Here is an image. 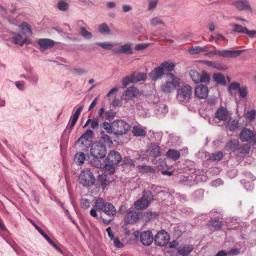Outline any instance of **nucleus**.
I'll return each mask as SVG.
<instances>
[{"mask_svg":"<svg viewBox=\"0 0 256 256\" xmlns=\"http://www.w3.org/2000/svg\"><path fill=\"white\" fill-rule=\"evenodd\" d=\"M19 28H20L22 33L25 37L28 38L32 34L30 24L26 22H22L19 26Z\"/></svg>","mask_w":256,"mask_h":256,"instance_id":"nucleus-27","label":"nucleus"},{"mask_svg":"<svg viewBox=\"0 0 256 256\" xmlns=\"http://www.w3.org/2000/svg\"><path fill=\"white\" fill-rule=\"evenodd\" d=\"M225 123V126L226 129L232 131L235 130L238 127V122L232 117H228Z\"/></svg>","mask_w":256,"mask_h":256,"instance_id":"nucleus-23","label":"nucleus"},{"mask_svg":"<svg viewBox=\"0 0 256 256\" xmlns=\"http://www.w3.org/2000/svg\"><path fill=\"white\" fill-rule=\"evenodd\" d=\"M132 132L134 136H145L146 132L144 128L140 126H133Z\"/></svg>","mask_w":256,"mask_h":256,"instance_id":"nucleus-32","label":"nucleus"},{"mask_svg":"<svg viewBox=\"0 0 256 256\" xmlns=\"http://www.w3.org/2000/svg\"><path fill=\"white\" fill-rule=\"evenodd\" d=\"M116 112L112 110H109L105 112V118L108 120H111L116 116Z\"/></svg>","mask_w":256,"mask_h":256,"instance_id":"nucleus-54","label":"nucleus"},{"mask_svg":"<svg viewBox=\"0 0 256 256\" xmlns=\"http://www.w3.org/2000/svg\"><path fill=\"white\" fill-rule=\"evenodd\" d=\"M149 204L148 201L144 200L142 198L136 200L134 203L136 208L140 210L146 209L148 206Z\"/></svg>","mask_w":256,"mask_h":256,"instance_id":"nucleus-28","label":"nucleus"},{"mask_svg":"<svg viewBox=\"0 0 256 256\" xmlns=\"http://www.w3.org/2000/svg\"><path fill=\"white\" fill-rule=\"evenodd\" d=\"M180 154L179 151L173 149L169 150L166 153L167 158L172 159L174 161L178 160L180 158Z\"/></svg>","mask_w":256,"mask_h":256,"instance_id":"nucleus-29","label":"nucleus"},{"mask_svg":"<svg viewBox=\"0 0 256 256\" xmlns=\"http://www.w3.org/2000/svg\"><path fill=\"white\" fill-rule=\"evenodd\" d=\"M150 24L152 26H156L157 25L163 24L164 23L160 18L156 17L151 20Z\"/></svg>","mask_w":256,"mask_h":256,"instance_id":"nucleus-53","label":"nucleus"},{"mask_svg":"<svg viewBox=\"0 0 256 256\" xmlns=\"http://www.w3.org/2000/svg\"><path fill=\"white\" fill-rule=\"evenodd\" d=\"M214 78L218 84H226L224 76L220 73L214 74Z\"/></svg>","mask_w":256,"mask_h":256,"instance_id":"nucleus-40","label":"nucleus"},{"mask_svg":"<svg viewBox=\"0 0 256 256\" xmlns=\"http://www.w3.org/2000/svg\"><path fill=\"white\" fill-rule=\"evenodd\" d=\"M158 0H150L148 4V10L154 9L158 4Z\"/></svg>","mask_w":256,"mask_h":256,"instance_id":"nucleus-63","label":"nucleus"},{"mask_svg":"<svg viewBox=\"0 0 256 256\" xmlns=\"http://www.w3.org/2000/svg\"><path fill=\"white\" fill-rule=\"evenodd\" d=\"M160 66H161L164 72H172L174 70L176 64L174 62H170L169 61H166L162 62Z\"/></svg>","mask_w":256,"mask_h":256,"instance_id":"nucleus-30","label":"nucleus"},{"mask_svg":"<svg viewBox=\"0 0 256 256\" xmlns=\"http://www.w3.org/2000/svg\"><path fill=\"white\" fill-rule=\"evenodd\" d=\"M122 157L120 154L114 150L110 151L106 158V161L108 163L111 164H117L121 160Z\"/></svg>","mask_w":256,"mask_h":256,"instance_id":"nucleus-17","label":"nucleus"},{"mask_svg":"<svg viewBox=\"0 0 256 256\" xmlns=\"http://www.w3.org/2000/svg\"><path fill=\"white\" fill-rule=\"evenodd\" d=\"M90 154L97 159L104 158L106 154V146L102 142H96L91 146Z\"/></svg>","mask_w":256,"mask_h":256,"instance_id":"nucleus-6","label":"nucleus"},{"mask_svg":"<svg viewBox=\"0 0 256 256\" xmlns=\"http://www.w3.org/2000/svg\"><path fill=\"white\" fill-rule=\"evenodd\" d=\"M96 44L106 50H112L114 46V44L109 42H97Z\"/></svg>","mask_w":256,"mask_h":256,"instance_id":"nucleus-43","label":"nucleus"},{"mask_svg":"<svg viewBox=\"0 0 256 256\" xmlns=\"http://www.w3.org/2000/svg\"><path fill=\"white\" fill-rule=\"evenodd\" d=\"M98 31L102 34H110V28L106 23L100 24L98 28Z\"/></svg>","mask_w":256,"mask_h":256,"instance_id":"nucleus-41","label":"nucleus"},{"mask_svg":"<svg viewBox=\"0 0 256 256\" xmlns=\"http://www.w3.org/2000/svg\"><path fill=\"white\" fill-rule=\"evenodd\" d=\"M256 111L255 110H252L248 111L246 114V118L250 122L252 121L256 117Z\"/></svg>","mask_w":256,"mask_h":256,"instance_id":"nucleus-48","label":"nucleus"},{"mask_svg":"<svg viewBox=\"0 0 256 256\" xmlns=\"http://www.w3.org/2000/svg\"><path fill=\"white\" fill-rule=\"evenodd\" d=\"M224 156V154L222 151L213 152L210 156L208 160L212 161H220Z\"/></svg>","mask_w":256,"mask_h":256,"instance_id":"nucleus-33","label":"nucleus"},{"mask_svg":"<svg viewBox=\"0 0 256 256\" xmlns=\"http://www.w3.org/2000/svg\"><path fill=\"white\" fill-rule=\"evenodd\" d=\"M114 165V164H111L108 163L107 164H105L104 168H105L106 171H108L109 172L110 174H112L115 171Z\"/></svg>","mask_w":256,"mask_h":256,"instance_id":"nucleus-55","label":"nucleus"},{"mask_svg":"<svg viewBox=\"0 0 256 256\" xmlns=\"http://www.w3.org/2000/svg\"><path fill=\"white\" fill-rule=\"evenodd\" d=\"M239 145V142L236 139H232L226 146V150H235Z\"/></svg>","mask_w":256,"mask_h":256,"instance_id":"nucleus-31","label":"nucleus"},{"mask_svg":"<svg viewBox=\"0 0 256 256\" xmlns=\"http://www.w3.org/2000/svg\"><path fill=\"white\" fill-rule=\"evenodd\" d=\"M210 224L214 227L216 229L220 230L223 225V222L216 220H212L210 222Z\"/></svg>","mask_w":256,"mask_h":256,"instance_id":"nucleus-47","label":"nucleus"},{"mask_svg":"<svg viewBox=\"0 0 256 256\" xmlns=\"http://www.w3.org/2000/svg\"><path fill=\"white\" fill-rule=\"evenodd\" d=\"M215 117L220 121H226L229 117V112L226 107L220 106L215 112Z\"/></svg>","mask_w":256,"mask_h":256,"instance_id":"nucleus-15","label":"nucleus"},{"mask_svg":"<svg viewBox=\"0 0 256 256\" xmlns=\"http://www.w3.org/2000/svg\"><path fill=\"white\" fill-rule=\"evenodd\" d=\"M124 164L130 167L134 166V162L132 159L129 157H125L124 159Z\"/></svg>","mask_w":256,"mask_h":256,"instance_id":"nucleus-61","label":"nucleus"},{"mask_svg":"<svg viewBox=\"0 0 256 256\" xmlns=\"http://www.w3.org/2000/svg\"><path fill=\"white\" fill-rule=\"evenodd\" d=\"M26 71L28 74L26 77V80L33 84H36L39 79L38 74L31 69L26 70Z\"/></svg>","mask_w":256,"mask_h":256,"instance_id":"nucleus-26","label":"nucleus"},{"mask_svg":"<svg viewBox=\"0 0 256 256\" xmlns=\"http://www.w3.org/2000/svg\"><path fill=\"white\" fill-rule=\"evenodd\" d=\"M80 33L84 38L86 39H90L92 36V34L88 31L82 26H80Z\"/></svg>","mask_w":256,"mask_h":256,"instance_id":"nucleus-42","label":"nucleus"},{"mask_svg":"<svg viewBox=\"0 0 256 256\" xmlns=\"http://www.w3.org/2000/svg\"><path fill=\"white\" fill-rule=\"evenodd\" d=\"M73 73L76 75L82 76L87 73V71L81 68H74L72 70Z\"/></svg>","mask_w":256,"mask_h":256,"instance_id":"nucleus-56","label":"nucleus"},{"mask_svg":"<svg viewBox=\"0 0 256 256\" xmlns=\"http://www.w3.org/2000/svg\"><path fill=\"white\" fill-rule=\"evenodd\" d=\"M139 90L135 87H130L126 89L124 94V99L126 101L133 100L139 94Z\"/></svg>","mask_w":256,"mask_h":256,"instance_id":"nucleus-20","label":"nucleus"},{"mask_svg":"<svg viewBox=\"0 0 256 256\" xmlns=\"http://www.w3.org/2000/svg\"><path fill=\"white\" fill-rule=\"evenodd\" d=\"M154 236L150 230L142 232L140 234V240L142 244L146 246L150 245L154 240Z\"/></svg>","mask_w":256,"mask_h":256,"instance_id":"nucleus-13","label":"nucleus"},{"mask_svg":"<svg viewBox=\"0 0 256 256\" xmlns=\"http://www.w3.org/2000/svg\"><path fill=\"white\" fill-rule=\"evenodd\" d=\"M94 134L91 130H88L77 140L80 146H84L88 148L91 144L92 137Z\"/></svg>","mask_w":256,"mask_h":256,"instance_id":"nucleus-12","label":"nucleus"},{"mask_svg":"<svg viewBox=\"0 0 256 256\" xmlns=\"http://www.w3.org/2000/svg\"><path fill=\"white\" fill-rule=\"evenodd\" d=\"M239 138L242 142H248L252 146L256 145V132L248 128H244L240 132Z\"/></svg>","mask_w":256,"mask_h":256,"instance_id":"nucleus-5","label":"nucleus"},{"mask_svg":"<svg viewBox=\"0 0 256 256\" xmlns=\"http://www.w3.org/2000/svg\"><path fill=\"white\" fill-rule=\"evenodd\" d=\"M192 250V246H184L183 248H181L178 250V252L180 254L183 256H186L190 254Z\"/></svg>","mask_w":256,"mask_h":256,"instance_id":"nucleus-50","label":"nucleus"},{"mask_svg":"<svg viewBox=\"0 0 256 256\" xmlns=\"http://www.w3.org/2000/svg\"><path fill=\"white\" fill-rule=\"evenodd\" d=\"M218 70H228V66L219 62H214V68Z\"/></svg>","mask_w":256,"mask_h":256,"instance_id":"nucleus-52","label":"nucleus"},{"mask_svg":"<svg viewBox=\"0 0 256 256\" xmlns=\"http://www.w3.org/2000/svg\"><path fill=\"white\" fill-rule=\"evenodd\" d=\"M192 95V88L188 84L182 86L177 90L176 100L182 104H188Z\"/></svg>","mask_w":256,"mask_h":256,"instance_id":"nucleus-1","label":"nucleus"},{"mask_svg":"<svg viewBox=\"0 0 256 256\" xmlns=\"http://www.w3.org/2000/svg\"><path fill=\"white\" fill-rule=\"evenodd\" d=\"M168 112V107L164 104H157L156 108V114H166Z\"/></svg>","mask_w":256,"mask_h":256,"instance_id":"nucleus-35","label":"nucleus"},{"mask_svg":"<svg viewBox=\"0 0 256 256\" xmlns=\"http://www.w3.org/2000/svg\"><path fill=\"white\" fill-rule=\"evenodd\" d=\"M216 55L218 56V50H210L208 48V51L206 52V53L204 54V56L210 58Z\"/></svg>","mask_w":256,"mask_h":256,"instance_id":"nucleus-59","label":"nucleus"},{"mask_svg":"<svg viewBox=\"0 0 256 256\" xmlns=\"http://www.w3.org/2000/svg\"><path fill=\"white\" fill-rule=\"evenodd\" d=\"M148 152L150 156L153 157L160 156L162 154L161 149L156 144H152L148 147Z\"/></svg>","mask_w":256,"mask_h":256,"instance_id":"nucleus-22","label":"nucleus"},{"mask_svg":"<svg viewBox=\"0 0 256 256\" xmlns=\"http://www.w3.org/2000/svg\"><path fill=\"white\" fill-rule=\"evenodd\" d=\"M240 84L236 82H233L230 84L228 86L229 90H239L240 88Z\"/></svg>","mask_w":256,"mask_h":256,"instance_id":"nucleus-64","label":"nucleus"},{"mask_svg":"<svg viewBox=\"0 0 256 256\" xmlns=\"http://www.w3.org/2000/svg\"><path fill=\"white\" fill-rule=\"evenodd\" d=\"M80 204L82 208L87 209L90 206V200L86 198H82Z\"/></svg>","mask_w":256,"mask_h":256,"instance_id":"nucleus-62","label":"nucleus"},{"mask_svg":"<svg viewBox=\"0 0 256 256\" xmlns=\"http://www.w3.org/2000/svg\"><path fill=\"white\" fill-rule=\"evenodd\" d=\"M86 158V154L84 152H78L74 156V161L78 164H82L84 163Z\"/></svg>","mask_w":256,"mask_h":256,"instance_id":"nucleus-34","label":"nucleus"},{"mask_svg":"<svg viewBox=\"0 0 256 256\" xmlns=\"http://www.w3.org/2000/svg\"><path fill=\"white\" fill-rule=\"evenodd\" d=\"M232 26L233 28L232 32L236 33L245 34L247 30L246 27H244L239 24H232Z\"/></svg>","mask_w":256,"mask_h":256,"instance_id":"nucleus-36","label":"nucleus"},{"mask_svg":"<svg viewBox=\"0 0 256 256\" xmlns=\"http://www.w3.org/2000/svg\"><path fill=\"white\" fill-rule=\"evenodd\" d=\"M40 47V50L44 52L47 49L50 48L55 44V42L49 38H40L38 41Z\"/></svg>","mask_w":256,"mask_h":256,"instance_id":"nucleus-16","label":"nucleus"},{"mask_svg":"<svg viewBox=\"0 0 256 256\" xmlns=\"http://www.w3.org/2000/svg\"><path fill=\"white\" fill-rule=\"evenodd\" d=\"M194 94L200 99L206 98L208 95L207 86L202 84L197 86L194 90Z\"/></svg>","mask_w":256,"mask_h":256,"instance_id":"nucleus-18","label":"nucleus"},{"mask_svg":"<svg viewBox=\"0 0 256 256\" xmlns=\"http://www.w3.org/2000/svg\"><path fill=\"white\" fill-rule=\"evenodd\" d=\"M240 98H245L248 94V90L246 87L240 88L238 90Z\"/></svg>","mask_w":256,"mask_h":256,"instance_id":"nucleus-57","label":"nucleus"},{"mask_svg":"<svg viewBox=\"0 0 256 256\" xmlns=\"http://www.w3.org/2000/svg\"><path fill=\"white\" fill-rule=\"evenodd\" d=\"M232 4L237 10L253 12L252 8L248 0H236L232 2Z\"/></svg>","mask_w":256,"mask_h":256,"instance_id":"nucleus-11","label":"nucleus"},{"mask_svg":"<svg viewBox=\"0 0 256 256\" xmlns=\"http://www.w3.org/2000/svg\"><path fill=\"white\" fill-rule=\"evenodd\" d=\"M12 39L14 40L15 44L22 46L24 44H28V38L26 37L23 38L20 34H14Z\"/></svg>","mask_w":256,"mask_h":256,"instance_id":"nucleus-24","label":"nucleus"},{"mask_svg":"<svg viewBox=\"0 0 256 256\" xmlns=\"http://www.w3.org/2000/svg\"><path fill=\"white\" fill-rule=\"evenodd\" d=\"M90 126L93 130L98 128L99 126V120L98 118H94L92 119Z\"/></svg>","mask_w":256,"mask_h":256,"instance_id":"nucleus-60","label":"nucleus"},{"mask_svg":"<svg viewBox=\"0 0 256 256\" xmlns=\"http://www.w3.org/2000/svg\"><path fill=\"white\" fill-rule=\"evenodd\" d=\"M95 207L97 210L103 212L108 216L112 217L116 212V210L114 206L108 202H105L101 198H98L95 202Z\"/></svg>","mask_w":256,"mask_h":256,"instance_id":"nucleus-2","label":"nucleus"},{"mask_svg":"<svg viewBox=\"0 0 256 256\" xmlns=\"http://www.w3.org/2000/svg\"><path fill=\"white\" fill-rule=\"evenodd\" d=\"M114 134L116 136H122L127 134L130 130V125L122 120H117L113 122Z\"/></svg>","mask_w":256,"mask_h":256,"instance_id":"nucleus-7","label":"nucleus"},{"mask_svg":"<svg viewBox=\"0 0 256 256\" xmlns=\"http://www.w3.org/2000/svg\"><path fill=\"white\" fill-rule=\"evenodd\" d=\"M154 240L156 245L163 246L168 243L170 236L165 230H162L157 233Z\"/></svg>","mask_w":256,"mask_h":256,"instance_id":"nucleus-10","label":"nucleus"},{"mask_svg":"<svg viewBox=\"0 0 256 256\" xmlns=\"http://www.w3.org/2000/svg\"><path fill=\"white\" fill-rule=\"evenodd\" d=\"M144 200L148 201V203L150 204V202L154 200V196L150 191H144L142 197Z\"/></svg>","mask_w":256,"mask_h":256,"instance_id":"nucleus-46","label":"nucleus"},{"mask_svg":"<svg viewBox=\"0 0 256 256\" xmlns=\"http://www.w3.org/2000/svg\"><path fill=\"white\" fill-rule=\"evenodd\" d=\"M78 118L76 117L75 116H72L71 117L70 120V126H69V132H70L73 129L74 126L75 124H76Z\"/></svg>","mask_w":256,"mask_h":256,"instance_id":"nucleus-58","label":"nucleus"},{"mask_svg":"<svg viewBox=\"0 0 256 256\" xmlns=\"http://www.w3.org/2000/svg\"><path fill=\"white\" fill-rule=\"evenodd\" d=\"M140 218V212H136L134 210H130L124 216L126 222L132 224L136 222Z\"/></svg>","mask_w":256,"mask_h":256,"instance_id":"nucleus-14","label":"nucleus"},{"mask_svg":"<svg viewBox=\"0 0 256 256\" xmlns=\"http://www.w3.org/2000/svg\"><path fill=\"white\" fill-rule=\"evenodd\" d=\"M101 134V140L102 142L110 144H112L111 138L108 135L105 134L104 132L102 131Z\"/></svg>","mask_w":256,"mask_h":256,"instance_id":"nucleus-49","label":"nucleus"},{"mask_svg":"<svg viewBox=\"0 0 256 256\" xmlns=\"http://www.w3.org/2000/svg\"><path fill=\"white\" fill-rule=\"evenodd\" d=\"M166 81L162 87V91L166 94L170 93L174 90L180 84L179 78L172 73L166 75Z\"/></svg>","mask_w":256,"mask_h":256,"instance_id":"nucleus-3","label":"nucleus"},{"mask_svg":"<svg viewBox=\"0 0 256 256\" xmlns=\"http://www.w3.org/2000/svg\"><path fill=\"white\" fill-rule=\"evenodd\" d=\"M241 183L244 184V188L247 190H250L253 188L254 184L252 180H248L246 179H242Z\"/></svg>","mask_w":256,"mask_h":256,"instance_id":"nucleus-44","label":"nucleus"},{"mask_svg":"<svg viewBox=\"0 0 256 256\" xmlns=\"http://www.w3.org/2000/svg\"><path fill=\"white\" fill-rule=\"evenodd\" d=\"M147 78L146 74L144 72H134L130 76H128L122 80V84L124 87H126L129 83H136L140 81L145 80Z\"/></svg>","mask_w":256,"mask_h":256,"instance_id":"nucleus-8","label":"nucleus"},{"mask_svg":"<svg viewBox=\"0 0 256 256\" xmlns=\"http://www.w3.org/2000/svg\"><path fill=\"white\" fill-rule=\"evenodd\" d=\"M69 5L68 4L63 1V0H59L57 4L58 8L61 11H66L68 8Z\"/></svg>","mask_w":256,"mask_h":256,"instance_id":"nucleus-45","label":"nucleus"},{"mask_svg":"<svg viewBox=\"0 0 256 256\" xmlns=\"http://www.w3.org/2000/svg\"><path fill=\"white\" fill-rule=\"evenodd\" d=\"M238 150L240 154H246L249 153L250 147L248 144H244L239 148Z\"/></svg>","mask_w":256,"mask_h":256,"instance_id":"nucleus-51","label":"nucleus"},{"mask_svg":"<svg viewBox=\"0 0 256 256\" xmlns=\"http://www.w3.org/2000/svg\"><path fill=\"white\" fill-rule=\"evenodd\" d=\"M118 52L130 54L132 53L130 46L129 44H125L120 46L118 50Z\"/></svg>","mask_w":256,"mask_h":256,"instance_id":"nucleus-39","label":"nucleus"},{"mask_svg":"<svg viewBox=\"0 0 256 256\" xmlns=\"http://www.w3.org/2000/svg\"><path fill=\"white\" fill-rule=\"evenodd\" d=\"M189 75L195 84H208L210 82V75L205 71L200 72L196 70H192L189 72Z\"/></svg>","mask_w":256,"mask_h":256,"instance_id":"nucleus-4","label":"nucleus"},{"mask_svg":"<svg viewBox=\"0 0 256 256\" xmlns=\"http://www.w3.org/2000/svg\"><path fill=\"white\" fill-rule=\"evenodd\" d=\"M207 51H208V47L206 46H192L188 50V52L190 54H197L202 52L206 53Z\"/></svg>","mask_w":256,"mask_h":256,"instance_id":"nucleus-25","label":"nucleus"},{"mask_svg":"<svg viewBox=\"0 0 256 256\" xmlns=\"http://www.w3.org/2000/svg\"><path fill=\"white\" fill-rule=\"evenodd\" d=\"M244 50H218V56L224 58H234L239 56Z\"/></svg>","mask_w":256,"mask_h":256,"instance_id":"nucleus-19","label":"nucleus"},{"mask_svg":"<svg viewBox=\"0 0 256 256\" xmlns=\"http://www.w3.org/2000/svg\"><path fill=\"white\" fill-rule=\"evenodd\" d=\"M81 177L80 179V183L85 186H95L96 188H98L100 185L103 184L102 181L103 180L104 177Z\"/></svg>","mask_w":256,"mask_h":256,"instance_id":"nucleus-9","label":"nucleus"},{"mask_svg":"<svg viewBox=\"0 0 256 256\" xmlns=\"http://www.w3.org/2000/svg\"><path fill=\"white\" fill-rule=\"evenodd\" d=\"M164 74V70L160 65L159 66L154 68L150 74V77L152 80H156L161 79L162 76Z\"/></svg>","mask_w":256,"mask_h":256,"instance_id":"nucleus-21","label":"nucleus"},{"mask_svg":"<svg viewBox=\"0 0 256 256\" xmlns=\"http://www.w3.org/2000/svg\"><path fill=\"white\" fill-rule=\"evenodd\" d=\"M138 169L142 174H152L154 172V169L152 168V166H140Z\"/></svg>","mask_w":256,"mask_h":256,"instance_id":"nucleus-38","label":"nucleus"},{"mask_svg":"<svg viewBox=\"0 0 256 256\" xmlns=\"http://www.w3.org/2000/svg\"><path fill=\"white\" fill-rule=\"evenodd\" d=\"M100 127L104 128L108 134H114V130L113 127V122L110 124L108 122H104L100 124Z\"/></svg>","mask_w":256,"mask_h":256,"instance_id":"nucleus-37","label":"nucleus"}]
</instances>
